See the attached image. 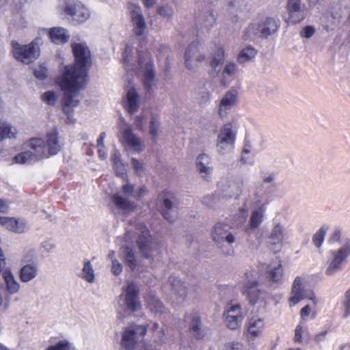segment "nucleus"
<instances>
[{
    "instance_id": "f257e3e1",
    "label": "nucleus",
    "mask_w": 350,
    "mask_h": 350,
    "mask_svg": "<svg viewBox=\"0 0 350 350\" xmlns=\"http://www.w3.org/2000/svg\"><path fill=\"white\" fill-rule=\"evenodd\" d=\"M72 50L75 64L64 67L63 72L55 79V83L64 92L62 100L64 112L67 115L66 122L73 123V108L79 103V92L86 84L88 71L91 65L90 51L85 42L73 43Z\"/></svg>"
},
{
    "instance_id": "f03ea898",
    "label": "nucleus",
    "mask_w": 350,
    "mask_h": 350,
    "mask_svg": "<svg viewBox=\"0 0 350 350\" xmlns=\"http://www.w3.org/2000/svg\"><path fill=\"white\" fill-rule=\"evenodd\" d=\"M25 146L30 150L16 154L13 159L15 163L20 164L33 163L55 155L61 150V144L56 129H52L47 133L45 139L41 137L29 139L25 143Z\"/></svg>"
},
{
    "instance_id": "7ed1b4c3",
    "label": "nucleus",
    "mask_w": 350,
    "mask_h": 350,
    "mask_svg": "<svg viewBox=\"0 0 350 350\" xmlns=\"http://www.w3.org/2000/svg\"><path fill=\"white\" fill-rule=\"evenodd\" d=\"M135 237L136 244L142 257L150 262L153 261L157 246L148 228L142 223L137 224L135 231L131 228L126 230L124 239L126 242L133 241Z\"/></svg>"
},
{
    "instance_id": "20e7f679",
    "label": "nucleus",
    "mask_w": 350,
    "mask_h": 350,
    "mask_svg": "<svg viewBox=\"0 0 350 350\" xmlns=\"http://www.w3.org/2000/svg\"><path fill=\"white\" fill-rule=\"evenodd\" d=\"M135 237L136 244L142 257L150 262L153 261L157 246L148 228L142 223L137 224L135 231L131 228L126 230L124 239L126 242L133 241Z\"/></svg>"
},
{
    "instance_id": "39448f33",
    "label": "nucleus",
    "mask_w": 350,
    "mask_h": 350,
    "mask_svg": "<svg viewBox=\"0 0 350 350\" xmlns=\"http://www.w3.org/2000/svg\"><path fill=\"white\" fill-rule=\"evenodd\" d=\"M211 234L215 244L224 255L231 256L234 253L232 245L236 241V237L228 224L222 222L215 224Z\"/></svg>"
},
{
    "instance_id": "423d86ee",
    "label": "nucleus",
    "mask_w": 350,
    "mask_h": 350,
    "mask_svg": "<svg viewBox=\"0 0 350 350\" xmlns=\"http://www.w3.org/2000/svg\"><path fill=\"white\" fill-rule=\"evenodd\" d=\"M40 39L36 38L29 44L22 45L16 41H12V54L18 61L28 64L35 61L40 56Z\"/></svg>"
},
{
    "instance_id": "0eeeda50",
    "label": "nucleus",
    "mask_w": 350,
    "mask_h": 350,
    "mask_svg": "<svg viewBox=\"0 0 350 350\" xmlns=\"http://www.w3.org/2000/svg\"><path fill=\"white\" fill-rule=\"evenodd\" d=\"M245 275L246 281L241 290L243 294L247 297L251 304H259L260 306L265 305L267 294L259 288L256 277L250 271L246 272Z\"/></svg>"
},
{
    "instance_id": "6e6552de",
    "label": "nucleus",
    "mask_w": 350,
    "mask_h": 350,
    "mask_svg": "<svg viewBox=\"0 0 350 350\" xmlns=\"http://www.w3.org/2000/svg\"><path fill=\"white\" fill-rule=\"evenodd\" d=\"M139 288L133 282H128L122 289V293L118 297L120 306H126L127 310L132 312H137L141 310L142 304L138 297Z\"/></svg>"
},
{
    "instance_id": "1a4fd4ad",
    "label": "nucleus",
    "mask_w": 350,
    "mask_h": 350,
    "mask_svg": "<svg viewBox=\"0 0 350 350\" xmlns=\"http://www.w3.org/2000/svg\"><path fill=\"white\" fill-rule=\"evenodd\" d=\"M147 332V326L132 325L125 328L122 332L120 346L124 350H135L140 338Z\"/></svg>"
},
{
    "instance_id": "9d476101",
    "label": "nucleus",
    "mask_w": 350,
    "mask_h": 350,
    "mask_svg": "<svg viewBox=\"0 0 350 350\" xmlns=\"http://www.w3.org/2000/svg\"><path fill=\"white\" fill-rule=\"evenodd\" d=\"M250 11L246 0H232L226 5V16L233 23H241L248 18Z\"/></svg>"
},
{
    "instance_id": "9b49d317",
    "label": "nucleus",
    "mask_w": 350,
    "mask_h": 350,
    "mask_svg": "<svg viewBox=\"0 0 350 350\" xmlns=\"http://www.w3.org/2000/svg\"><path fill=\"white\" fill-rule=\"evenodd\" d=\"M237 133L232 123L224 124L217 135L216 146L219 154H224L233 148Z\"/></svg>"
},
{
    "instance_id": "f8f14e48",
    "label": "nucleus",
    "mask_w": 350,
    "mask_h": 350,
    "mask_svg": "<svg viewBox=\"0 0 350 350\" xmlns=\"http://www.w3.org/2000/svg\"><path fill=\"white\" fill-rule=\"evenodd\" d=\"M157 200L162 208L164 218L170 221H174L178 209V201L174 193L172 191H163L159 194Z\"/></svg>"
},
{
    "instance_id": "ddd939ff",
    "label": "nucleus",
    "mask_w": 350,
    "mask_h": 350,
    "mask_svg": "<svg viewBox=\"0 0 350 350\" xmlns=\"http://www.w3.org/2000/svg\"><path fill=\"white\" fill-rule=\"evenodd\" d=\"M119 128L121 134L120 140L124 146L137 152H140L144 149V142L133 133L132 129L126 125L124 121L119 123Z\"/></svg>"
},
{
    "instance_id": "4468645a",
    "label": "nucleus",
    "mask_w": 350,
    "mask_h": 350,
    "mask_svg": "<svg viewBox=\"0 0 350 350\" xmlns=\"http://www.w3.org/2000/svg\"><path fill=\"white\" fill-rule=\"evenodd\" d=\"M304 279L297 276L295 278L288 298L290 306H294L304 299L311 300L314 304H317L318 300L313 291H307L303 287Z\"/></svg>"
},
{
    "instance_id": "2eb2a0df",
    "label": "nucleus",
    "mask_w": 350,
    "mask_h": 350,
    "mask_svg": "<svg viewBox=\"0 0 350 350\" xmlns=\"http://www.w3.org/2000/svg\"><path fill=\"white\" fill-rule=\"evenodd\" d=\"M224 318L226 325L230 329L239 328L243 320L242 309L239 304L230 301L225 307Z\"/></svg>"
},
{
    "instance_id": "dca6fc26",
    "label": "nucleus",
    "mask_w": 350,
    "mask_h": 350,
    "mask_svg": "<svg viewBox=\"0 0 350 350\" xmlns=\"http://www.w3.org/2000/svg\"><path fill=\"white\" fill-rule=\"evenodd\" d=\"M184 59L186 68L189 70H194L205 61L206 55L201 50L199 43L193 42L187 47Z\"/></svg>"
},
{
    "instance_id": "f3484780",
    "label": "nucleus",
    "mask_w": 350,
    "mask_h": 350,
    "mask_svg": "<svg viewBox=\"0 0 350 350\" xmlns=\"http://www.w3.org/2000/svg\"><path fill=\"white\" fill-rule=\"evenodd\" d=\"M225 49L223 46H219L211 53L209 59L208 75L213 79L219 81L225 61Z\"/></svg>"
},
{
    "instance_id": "a211bd4d",
    "label": "nucleus",
    "mask_w": 350,
    "mask_h": 350,
    "mask_svg": "<svg viewBox=\"0 0 350 350\" xmlns=\"http://www.w3.org/2000/svg\"><path fill=\"white\" fill-rule=\"evenodd\" d=\"M285 238V228L280 221H275L268 236L269 249L273 252H278L284 245Z\"/></svg>"
},
{
    "instance_id": "6ab92c4d",
    "label": "nucleus",
    "mask_w": 350,
    "mask_h": 350,
    "mask_svg": "<svg viewBox=\"0 0 350 350\" xmlns=\"http://www.w3.org/2000/svg\"><path fill=\"white\" fill-rule=\"evenodd\" d=\"M349 254L350 249L348 245H345L333 252L334 258L326 269V274L332 275L337 271H340L342 267L347 262V258Z\"/></svg>"
},
{
    "instance_id": "aec40b11",
    "label": "nucleus",
    "mask_w": 350,
    "mask_h": 350,
    "mask_svg": "<svg viewBox=\"0 0 350 350\" xmlns=\"http://www.w3.org/2000/svg\"><path fill=\"white\" fill-rule=\"evenodd\" d=\"M64 13L71 16L78 23H83L90 17V12L80 2L68 0L64 8Z\"/></svg>"
},
{
    "instance_id": "412c9836",
    "label": "nucleus",
    "mask_w": 350,
    "mask_h": 350,
    "mask_svg": "<svg viewBox=\"0 0 350 350\" xmlns=\"http://www.w3.org/2000/svg\"><path fill=\"white\" fill-rule=\"evenodd\" d=\"M139 66L143 70L144 85L147 90H150L154 85V72L152 62L148 53L139 54Z\"/></svg>"
},
{
    "instance_id": "4be33fe9",
    "label": "nucleus",
    "mask_w": 350,
    "mask_h": 350,
    "mask_svg": "<svg viewBox=\"0 0 350 350\" xmlns=\"http://www.w3.org/2000/svg\"><path fill=\"white\" fill-rule=\"evenodd\" d=\"M5 265V257L3 250L0 247V273L2 272V276L4 280L6 290L10 294L17 293L20 289V284L16 280L13 273L10 268H6L3 271Z\"/></svg>"
},
{
    "instance_id": "5701e85b",
    "label": "nucleus",
    "mask_w": 350,
    "mask_h": 350,
    "mask_svg": "<svg viewBox=\"0 0 350 350\" xmlns=\"http://www.w3.org/2000/svg\"><path fill=\"white\" fill-rule=\"evenodd\" d=\"M288 13L287 22L296 24L302 21L306 17V10L300 0H288L286 5Z\"/></svg>"
},
{
    "instance_id": "b1692460",
    "label": "nucleus",
    "mask_w": 350,
    "mask_h": 350,
    "mask_svg": "<svg viewBox=\"0 0 350 350\" xmlns=\"http://www.w3.org/2000/svg\"><path fill=\"white\" fill-rule=\"evenodd\" d=\"M237 98L238 92L234 89L228 90L222 96L218 105V113L221 118H225L229 111L235 106Z\"/></svg>"
},
{
    "instance_id": "393cba45",
    "label": "nucleus",
    "mask_w": 350,
    "mask_h": 350,
    "mask_svg": "<svg viewBox=\"0 0 350 350\" xmlns=\"http://www.w3.org/2000/svg\"><path fill=\"white\" fill-rule=\"evenodd\" d=\"M133 30L137 36L144 33L147 25L139 6L131 5L129 8Z\"/></svg>"
},
{
    "instance_id": "a878e982",
    "label": "nucleus",
    "mask_w": 350,
    "mask_h": 350,
    "mask_svg": "<svg viewBox=\"0 0 350 350\" xmlns=\"http://www.w3.org/2000/svg\"><path fill=\"white\" fill-rule=\"evenodd\" d=\"M265 328V321L262 318L253 316L250 318L247 324V338L250 342L254 341L262 335Z\"/></svg>"
},
{
    "instance_id": "bb28decb",
    "label": "nucleus",
    "mask_w": 350,
    "mask_h": 350,
    "mask_svg": "<svg viewBox=\"0 0 350 350\" xmlns=\"http://www.w3.org/2000/svg\"><path fill=\"white\" fill-rule=\"evenodd\" d=\"M261 28L262 38H267L269 36L276 33L280 27V20L273 17H266L258 21Z\"/></svg>"
},
{
    "instance_id": "cd10ccee",
    "label": "nucleus",
    "mask_w": 350,
    "mask_h": 350,
    "mask_svg": "<svg viewBox=\"0 0 350 350\" xmlns=\"http://www.w3.org/2000/svg\"><path fill=\"white\" fill-rule=\"evenodd\" d=\"M167 285L172 291V295L177 300H184L186 298L188 290L183 282L176 278L170 277Z\"/></svg>"
},
{
    "instance_id": "c85d7f7f",
    "label": "nucleus",
    "mask_w": 350,
    "mask_h": 350,
    "mask_svg": "<svg viewBox=\"0 0 350 350\" xmlns=\"http://www.w3.org/2000/svg\"><path fill=\"white\" fill-rule=\"evenodd\" d=\"M241 38L244 41L254 42L262 38V33L258 21L250 22L243 29Z\"/></svg>"
},
{
    "instance_id": "c756f323",
    "label": "nucleus",
    "mask_w": 350,
    "mask_h": 350,
    "mask_svg": "<svg viewBox=\"0 0 350 350\" xmlns=\"http://www.w3.org/2000/svg\"><path fill=\"white\" fill-rule=\"evenodd\" d=\"M120 255L126 266L131 271H134L139 266L135 252L129 247H123L120 250Z\"/></svg>"
},
{
    "instance_id": "7c9ffc66",
    "label": "nucleus",
    "mask_w": 350,
    "mask_h": 350,
    "mask_svg": "<svg viewBox=\"0 0 350 350\" xmlns=\"http://www.w3.org/2000/svg\"><path fill=\"white\" fill-rule=\"evenodd\" d=\"M38 266L36 262L23 265L19 271V278L25 283L35 279L38 275Z\"/></svg>"
},
{
    "instance_id": "2f4dec72",
    "label": "nucleus",
    "mask_w": 350,
    "mask_h": 350,
    "mask_svg": "<svg viewBox=\"0 0 350 350\" xmlns=\"http://www.w3.org/2000/svg\"><path fill=\"white\" fill-rule=\"evenodd\" d=\"M123 105L130 113L137 111L139 107V94L134 88H131L127 90L126 98L123 100Z\"/></svg>"
},
{
    "instance_id": "473e14b6",
    "label": "nucleus",
    "mask_w": 350,
    "mask_h": 350,
    "mask_svg": "<svg viewBox=\"0 0 350 350\" xmlns=\"http://www.w3.org/2000/svg\"><path fill=\"white\" fill-rule=\"evenodd\" d=\"M196 168L202 176L209 175L213 172V165L211 157L204 153L200 154L196 158Z\"/></svg>"
},
{
    "instance_id": "72a5a7b5",
    "label": "nucleus",
    "mask_w": 350,
    "mask_h": 350,
    "mask_svg": "<svg viewBox=\"0 0 350 350\" xmlns=\"http://www.w3.org/2000/svg\"><path fill=\"white\" fill-rule=\"evenodd\" d=\"M111 200L117 208L124 211H133L137 207L135 202L129 200L127 198L121 196L120 193L113 195Z\"/></svg>"
},
{
    "instance_id": "f704fd0d",
    "label": "nucleus",
    "mask_w": 350,
    "mask_h": 350,
    "mask_svg": "<svg viewBox=\"0 0 350 350\" xmlns=\"http://www.w3.org/2000/svg\"><path fill=\"white\" fill-rule=\"evenodd\" d=\"M185 321L189 323L191 334L197 338L202 337L200 332V320L196 313H189L185 315Z\"/></svg>"
},
{
    "instance_id": "c9c22d12",
    "label": "nucleus",
    "mask_w": 350,
    "mask_h": 350,
    "mask_svg": "<svg viewBox=\"0 0 350 350\" xmlns=\"http://www.w3.org/2000/svg\"><path fill=\"white\" fill-rule=\"evenodd\" d=\"M121 191L126 197H133L135 199L139 200L145 196L146 189L144 186H142L135 189L134 185L126 182L122 186Z\"/></svg>"
},
{
    "instance_id": "e433bc0d",
    "label": "nucleus",
    "mask_w": 350,
    "mask_h": 350,
    "mask_svg": "<svg viewBox=\"0 0 350 350\" xmlns=\"http://www.w3.org/2000/svg\"><path fill=\"white\" fill-rule=\"evenodd\" d=\"M267 278L273 282H280L283 275V269L280 260H276L267 267Z\"/></svg>"
},
{
    "instance_id": "4c0bfd02",
    "label": "nucleus",
    "mask_w": 350,
    "mask_h": 350,
    "mask_svg": "<svg viewBox=\"0 0 350 350\" xmlns=\"http://www.w3.org/2000/svg\"><path fill=\"white\" fill-rule=\"evenodd\" d=\"M267 204V202H258V204L256 203V205L258 206V208L255 209L251 215L250 217V226L252 228H258L261 222L262 221V219L264 217V214L266 210V205Z\"/></svg>"
},
{
    "instance_id": "58836bf2",
    "label": "nucleus",
    "mask_w": 350,
    "mask_h": 350,
    "mask_svg": "<svg viewBox=\"0 0 350 350\" xmlns=\"http://www.w3.org/2000/svg\"><path fill=\"white\" fill-rule=\"evenodd\" d=\"M144 301L147 308L152 312L157 314L163 313L165 312V308L163 304L155 297L154 294H147L144 298Z\"/></svg>"
},
{
    "instance_id": "ea45409f",
    "label": "nucleus",
    "mask_w": 350,
    "mask_h": 350,
    "mask_svg": "<svg viewBox=\"0 0 350 350\" xmlns=\"http://www.w3.org/2000/svg\"><path fill=\"white\" fill-rule=\"evenodd\" d=\"M51 41L56 44L65 43L68 40L69 35L67 31L62 27H53L49 31Z\"/></svg>"
},
{
    "instance_id": "a19ab883",
    "label": "nucleus",
    "mask_w": 350,
    "mask_h": 350,
    "mask_svg": "<svg viewBox=\"0 0 350 350\" xmlns=\"http://www.w3.org/2000/svg\"><path fill=\"white\" fill-rule=\"evenodd\" d=\"M237 70L236 64L233 62H228L224 67H223L222 73L219 82L223 85H227L230 83V78L234 75Z\"/></svg>"
},
{
    "instance_id": "79ce46f5",
    "label": "nucleus",
    "mask_w": 350,
    "mask_h": 350,
    "mask_svg": "<svg viewBox=\"0 0 350 350\" xmlns=\"http://www.w3.org/2000/svg\"><path fill=\"white\" fill-rule=\"evenodd\" d=\"M149 326L150 332L152 334V339L158 343L163 342L165 338L163 327L160 326L157 323H150Z\"/></svg>"
},
{
    "instance_id": "37998d69",
    "label": "nucleus",
    "mask_w": 350,
    "mask_h": 350,
    "mask_svg": "<svg viewBox=\"0 0 350 350\" xmlns=\"http://www.w3.org/2000/svg\"><path fill=\"white\" fill-rule=\"evenodd\" d=\"M16 131L11 124L5 121L0 120V137L1 139L7 138H14Z\"/></svg>"
},
{
    "instance_id": "c03bdc74",
    "label": "nucleus",
    "mask_w": 350,
    "mask_h": 350,
    "mask_svg": "<svg viewBox=\"0 0 350 350\" xmlns=\"http://www.w3.org/2000/svg\"><path fill=\"white\" fill-rule=\"evenodd\" d=\"M256 54L257 51L253 46H247L240 51L237 57V61L239 63H244L252 59Z\"/></svg>"
},
{
    "instance_id": "a18cd8bd",
    "label": "nucleus",
    "mask_w": 350,
    "mask_h": 350,
    "mask_svg": "<svg viewBox=\"0 0 350 350\" xmlns=\"http://www.w3.org/2000/svg\"><path fill=\"white\" fill-rule=\"evenodd\" d=\"M81 277L88 282L93 283L94 282V270L90 261L87 260L84 262Z\"/></svg>"
},
{
    "instance_id": "49530a36",
    "label": "nucleus",
    "mask_w": 350,
    "mask_h": 350,
    "mask_svg": "<svg viewBox=\"0 0 350 350\" xmlns=\"http://www.w3.org/2000/svg\"><path fill=\"white\" fill-rule=\"evenodd\" d=\"M160 124L158 117L152 116L150 119L149 132L154 141H157L161 132Z\"/></svg>"
},
{
    "instance_id": "de8ad7c7",
    "label": "nucleus",
    "mask_w": 350,
    "mask_h": 350,
    "mask_svg": "<svg viewBox=\"0 0 350 350\" xmlns=\"http://www.w3.org/2000/svg\"><path fill=\"white\" fill-rule=\"evenodd\" d=\"M157 13L165 21H170L173 18L174 11L172 5L164 4L157 8Z\"/></svg>"
},
{
    "instance_id": "09e8293b",
    "label": "nucleus",
    "mask_w": 350,
    "mask_h": 350,
    "mask_svg": "<svg viewBox=\"0 0 350 350\" xmlns=\"http://www.w3.org/2000/svg\"><path fill=\"white\" fill-rule=\"evenodd\" d=\"M29 230L27 222L24 219H14V232L16 234H24Z\"/></svg>"
},
{
    "instance_id": "8fccbe9b",
    "label": "nucleus",
    "mask_w": 350,
    "mask_h": 350,
    "mask_svg": "<svg viewBox=\"0 0 350 350\" xmlns=\"http://www.w3.org/2000/svg\"><path fill=\"white\" fill-rule=\"evenodd\" d=\"M325 230L323 228H321L320 230H319L312 237V242L314 243V245L319 248L323 241H324V239H325Z\"/></svg>"
},
{
    "instance_id": "3c124183",
    "label": "nucleus",
    "mask_w": 350,
    "mask_h": 350,
    "mask_svg": "<svg viewBox=\"0 0 350 350\" xmlns=\"http://www.w3.org/2000/svg\"><path fill=\"white\" fill-rule=\"evenodd\" d=\"M46 350H72V347L68 341L61 340L55 345L49 346Z\"/></svg>"
},
{
    "instance_id": "603ef678",
    "label": "nucleus",
    "mask_w": 350,
    "mask_h": 350,
    "mask_svg": "<svg viewBox=\"0 0 350 350\" xmlns=\"http://www.w3.org/2000/svg\"><path fill=\"white\" fill-rule=\"evenodd\" d=\"M218 201L219 197L215 196L214 195H208L204 196L202 200V202L203 204L211 208H213L216 206L217 204L218 203Z\"/></svg>"
},
{
    "instance_id": "864d4df0",
    "label": "nucleus",
    "mask_w": 350,
    "mask_h": 350,
    "mask_svg": "<svg viewBox=\"0 0 350 350\" xmlns=\"http://www.w3.org/2000/svg\"><path fill=\"white\" fill-rule=\"evenodd\" d=\"M42 99L46 104L53 105L56 103L57 96L53 91H48L42 95Z\"/></svg>"
},
{
    "instance_id": "5fc2aeb1",
    "label": "nucleus",
    "mask_w": 350,
    "mask_h": 350,
    "mask_svg": "<svg viewBox=\"0 0 350 350\" xmlns=\"http://www.w3.org/2000/svg\"><path fill=\"white\" fill-rule=\"evenodd\" d=\"M36 257V249L32 247L25 252L23 256L22 262L25 264L33 262V260Z\"/></svg>"
},
{
    "instance_id": "6e6d98bb",
    "label": "nucleus",
    "mask_w": 350,
    "mask_h": 350,
    "mask_svg": "<svg viewBox=\"0 0 350 350\" xmlns=\"http://www.w3.org/2000/svg\"><path fill=\"white\" fill-rule=\"evenodd\" d=\"M216 22V16L213 11L208 12L204 17L203 24L206 27H213Z\"/></svg>"
},
{
    "instance_id": "4d7b16f0",
    "label": "nucleus",
    "mask_w": 350,
    "mask_h": 350,
    "mask_svg": "<svg viewBox=\"0 0 350 350\" xmlns=\"http://www.w3.org/2000/svg\"><path fill=\"white\" fill-rule=\"evenodd\" d=\"M14 217H3L1 225L11 232H14Z\"/></svg>"
},
{
    "instance_id": "13d9d810",
    "label": "nucleus",
    "mask_w": 350,
    "mask_h": 350,
    "mask_svg": "<svg viewBox=\"0 0 350 350\" xmlns=\"http://www.w3.org/2000/svg\"><path fill=\"white\" fill-rule=\"evenodd\" d=\"M146 120L147 118L144 114L137 116L135 120V127L140 131H144Z\"/></svg>"
},
{
    "instance_id": "bf43d9fd",
    "label": "nucleus",
    "mask_w": 350,
    "mask_h": 350,
    "mask_svg": "<svg viewBox=\"0 0 350 350\" xmlns=\"http://www.w3.org/2000/svg\"><path fill=\"white\" fill-rule=\"evenodd\" d=\"M55 248V244L50 240L44 241L42 243L40 246L41 252L49 254Z\"/></svg>"
},
{
    "instance_id": "052dcab7",
    "label": "nucleus",
    "mask_w": 350,
    "mask_h": 350,
    "mask_svg": "<svg viewBox=\"0 0 350 350\" xmlns=\"http://www.w3.org/2000/svg\"><path fill=\"white\" fill-rule=\"evenodd\" d=\"M123 267L122 264L117 260L113 259L111 262V271L116 275H120L122 271Z\"/></svg>"
},
{
    "instance_id": "680f3d73",
    "label": "nucleus",
    "mask_w": 350,
    "mask_h": 350,
    "mask_svg": "<svg viewBox=\"0 0 350 350\" xmlns=\"http://www.w3.org/2000/svg\"><path fill=\"white\" fill-rule=\"evenodd\" d=\"M111 160L113 163L114 169H117L119 166L122 167V163L120 162V154L118 150H115L111 154Z\"/></svg>"
},
{
    "instance_id": "e2e57ef3",
    "label": "nucleus",
    "mask_w": 350,
    "mask_h": 350,
    "mask_svg": "<svg viewBox=\"0 0 350 350\" xmlns=\"http://www.w3.org/2000/svg\"><path fill=\"white\" fill-rule=\"evenodd\" d=\"M133 53V48L130 46H126L125 47L124 51L123 53V62L125 64H128L131 61V53Z\"/></svg>"
},
{
    "instance_id": "0e129e2a",
    "label": "nucleus",
    "mask_w": 350,
    "mask_h": 350,
    "mask_svg": "<svg viewBox=\"0 0 350 350\" xmlns=\"http://www.w3.org/2000/svg\"><path fill=\"white\" fill-rule=\"evenodd\" d=\"M304 329L301 325H298L295 329V342H301L302 340V334Z\"/></svg>"
},
{
    "instance_id": "69168bd1",
    "label": "nucleus",
    "mask_w": 350,
    "mask_h": 350,
    "mask_svg": "<svg viewBox=\"0 0 350 350\" xmlns=\"http://www.w3.org/2000/svg\"><path fill=\"white\" fill-rule=\"evenodd\" d=\"M34 75L39 79H43L46 77V68L44 66H39L34 71Z\"/></svg>"
},
{
    "instance_id": "338daca9",
    "label": "nucleus",
    "mask_w": 350,
    "mask_h": 350,
    "mask_svg": "<svg viewBox=\"0 0 350 350\" xmlns=\"http://www.w3.org/2000/svg\"><path fill=\"white\" fill-rule=\"evenodd\" d=\"M132 166L134 168L137 174H141L143 171L142 164L135 159H132L131 161Z\"/></svg>"
},
{
    "instance_id": "774afa93",
    "label": "nucleus",
    "mask_w": 350,
    "mask_h": 350,
    "mask_svg": "<svg viewBox=\"0 0 350 350\" xmlns=\"http://www.w3.org/2000/svg\"><path fill=\"white\" fill-rule=\"evenodd\" d=\"M341 235L342 232L340 230H335L331 234L329 241L332 243L338 242L340 239Z\"/></svg>"
}]
</instances>
